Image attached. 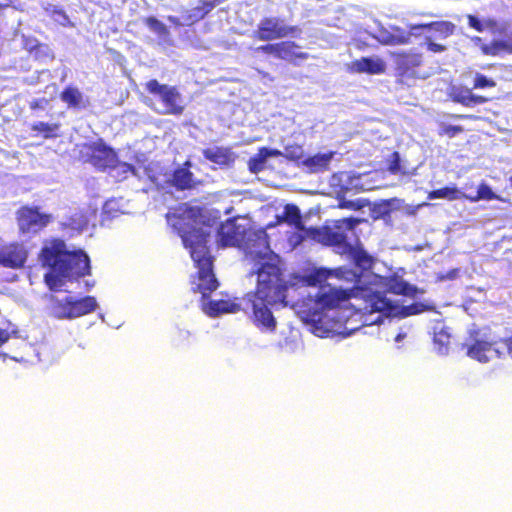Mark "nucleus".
<instances>
[{"label":"nucleus","instance_id":"nucleus-40","mask_svg":"<svg viewBox=\"0 0 512 512\" xmlns=\"http://www.w3.org/2000/svg\"><path fill=\"white\" fill-rule=\"evenodd\" d=\"M144 22L151 30H153L158 35H167L168 34V29H167L166 25L163 24L157 18L150 16V17H147Z\"/></svg>","mask_w":512,"mask_h":512},{"label":"nucleus","instance_id":"nucleus-7","mask_svg":"<svg viewBox=\"0 0 512 512\" xmlns=\"http://www.w3.org/2000/svg\"><path fill=\"white\" fill-rule=\"evenodd\" d=\"M503 342L508 354L512 358V335L503 340H494L490 335L482 333L480 329L472 330L469 333V339L464 344L466 354L479 362L486 363L493 356L500 357L502 354L498 348V344Z\"/></svg>","mask_w":512,"mask_h":512},{"label":"nucleus","instance_id":"nucleus-47","mask_svg":"<svg viewBox=\"0 0 512 512\" xmlns=\"http://www.w3.org/2000/svg\"><path fill=\"white\" fill-rule=\"evenodd\" d=\"M47 103H48L47 99H34L33 101L30 102L29 107L32 110H36V109L43 108V104H47Z\"/></svg>","mask_w":512,"mask_h":512},{"label":"nucleus","instance_id":"nucleus-22","mask_svg":"<svg viewBox=\"0 0 512 512\" xmlns=\"http://www.w3.org/2000/svg\"><path fill=\"white\" fill-rule=\"evenodd\" d=\"M386 290L395 295L415 297L417 294L424 293V290L417 288L414 285L409 284L404 279L393 276L390 277L386 282Z\"/></svg>","mask_w":512,"mask_h":512},{"label":"nucleus","instance_id":"nucleus-10","mask_svg":"<svg viewBox=\"0 0 512 512\" xmlns=\"http://www.w3.org/2000/svg\"><path fill=\"white\" fill-rule=\"evenodd\" d=\"M145 89L152 95L159 96L165 115H181L184 112L182 96L175 86L161 84L156 79H151L145 83Z\"/></svg>","mask_w":512,"mask_h":512},{"label":"nucleus","instance_id":"nucleus-38","mask_svg":"<svg viewBox=\"0 0 512 512\" xmlns=\"http://www.w3.org/2000/svg\"><path fill=\"white\" fill-rule=\"evenodd\" d=\"M267 161V157L263 148H259L258 152L249 159V169L250 171L257 173L262 171L265 168V162Z\"/></svg>","mask_w":512,"mask_h":512},{"label":"nucleus","instance_id":"nucleus-54","mask_svg":"<svg viewBox=\"0 0 512 512\" xmlns=\"http://www.w3.org/2000/svg\"><path fill=\"white\" fill-rule=\"evenodd\" d=\"M341 207L353 208V209L356 208L353 206L352 202L343 203V204H341Z\"/></svg>","mask_w":512,"mask_h":512},{"label":"nucleus","instance_id":"nucleus-58","mask_svg":"<svg viewBox=\"0 0 512 512\" xmlns=\"http://www.w3.org/2000/svg\"><path fill=\"white\" fill-rule=\"evenodd\" d=\"M3 7V5L0 4V9Z\"/></svg>","mask_w":512,"mask_h":512},{"label":"nucleus","instance_id":"nucleus-27","mask_svg":"<svg viewBox=\"0 0 512 512\" xmlns=\"http://www.w3.org/2000/svg\"><path fill=\"white\" fill-rule=\"evenodd\" d=\"M60 99L66 103L69 108L85 107L83 94L74 86L65 87L60 93Z\"/></svg>","mask_w":512,"mask_h":512},{"label":"nucleus","instance_id":"nucleus-12","mask_svg":"<svg viewBox=\"0 0 512 512\" xmlns=\"http://www.w3.org/2000/svg\"><path fill=\"white\" fill-rule=\"evenodd\" d=\"M296 27L287 26L278 17H264L260 20L252 37L258 41H273L294 34Z\"/></svg>","mask_w":512,"mask_h":512},{"label":"nucleus","instance_id":"nucleus-46","mask_svg":"<svg viewBox=\"0 0 512 512\" xmlns=\"http://www.w3.org/2000/svg\"><path fill=\"white\" fill-rule=\"evenodd\" d=\"M264 152H265V155L267 157V159L269 157H279V156H284V152H281L280 150L278 149H270V148H267V147H262Z\"/></svg>","mask_w":512,"mask_h":512},{"label":"nucleus","instance_id":"nucleus-8","mask_svg":"<svg viewBox=\"0 0 512 512\" xmlns=\"http://www.w3.org/2000/svg\"><path fill=\"white\" fill-rule=\"evenodd\" d=\"M97 308V302L93 296H84L82 298L65 297L58 299L52 296L50 300V313L57 319H74L89 313Z\"/></svg>","mask_w":512,"mask_h":512},{"label":"nucleus","instance_id":"nucleus-11","mask_svg":"<svg viewBox=\"0 0 512 512\" xmlns=\"http://www.w3.org/2000/svg\"><path fill=\"white\" fill-rule=\"evenodd\" d=\"M86 160L96 169L104 171L116 165L118 157L113 148L106 145L102 139L86 143L83 146Z\"/></svg>","mask_w":512,"mask_h":512},{"label":"nucleus","instance_id":"nucleus-48","mask_svg":"<svg viewBox=\"0 0 512 512\" xmlns=\"http://www.w3.org/2000/svg\"><path fill=\"white\" fill-rule=\"evenodd\" d=\"M121 168H122V171L124 173H132V174H136V169L135 167L132 165V164H129V163H121L120 164Z\"/></svg>","mask_w":512,"mask_h":512},{"label":"nucleus","instance_id":"nucleus-45","mask_svg":"<svg viewBox=\"0 0 512 512\" xmlns=\"http://www.w3.org/2000/svg\"><path fill=\"white\" fill-rule=\"evenodd\" d=\"M426 44L428 50L434 53L443 52L446 49L444 45L432 42L429 38L427 39Z\"/></svg>","mask_w":512,"mask_h":512},{"label":"nucleus","instance_id":"nucleus-35","mask_svg":"<svg viewBox=\"0 0 512 512\" xmlns=\"http://www.w3.org/2000/svg\"><path fill=\"white\" fill-rule=\"evenodd\" d=\"M387 171L392 175H407L408 172L401 165V157L398 151H394L387 159Z\"/></svg>","mask_w":512,"mask_h":512},{"label":"nucleus","instance_id":"nucleus-50","mask_svg":"<svg viewBox=\"0 0 512 512\" xmlns=\"http://www.w3.org/2000/svg\"><path fill=\"white\" fill-rule=\"evenodd\" d=\"M191 167H192V162L190 160H186L181 166L177 167V169L179 170H186V171H191Z\"/></svg>","mask_w":512,"mask_h":512},{"label":"nucleus","instance_id":"nucleus-39","mask_svg":"<svg viewBox=\"0 0 512 512\" xmlns=\"http://www.w3.org/2000/svg\"><path fill=\"white\" fill-rule=\"evenodd\" d=\"M433 305L422 303V302H415L410 305L404 306L402 308V314L404 316H411V315H417L426 311L433 310Z\"/></svg>","mask_w":512,"mask_h":512},{"label":"nucleus","instance_id":"nucleus-9","mask_svg":"<svg viewBox=\"0 0 512 512\" xmlns=\"http://www.w3.org/2000/svg\"><path fill=\"white\" fill-rule=\"evenodd\" d=\"M361 222L360 219L349 217L335 221L333 226H323L313 231V237L327 246H347L345 231L353 230Z\"/></svg>","mask_w":512,"mask_h":512},{"label":"nucleus","instance_id":"nucleus-29","mask_svg":"<svg viewBox=\"0 0 512 512\" xmlns=\"http://www.w3.org/2000/svg\"><path fill=\"white\" fill-rule=\"evenodd\" d=\"M433 341L439 353L444 354L448 351L451 342V333L448 327L435 326Z\"/></svg>","mask_w":512,"mask_h":512},{"label":"nucleus","instance_id":"nucleus-15","mask_svg":"<svg viewBox=\"0 0 512 512\" xmlns=\"http://www.w3.org/2000/svg\"><path fill=\"white\" fill-rule=\"evenodd\" d=\"M28 257L24 245L19 242H12L0 246V266L9 269L23 268Z\"/></svg>","mask_w":512,"mask_h":512},{"label":"nucleus","instance_id":"nucleus-18","mask_svg":"<svg viewBox=\"0 0 512 512\" xmlns=\"http://www.w3.org/2000/svg\"><path fill=\"white\" fill-rule=\"evenodd\" d=\"M170 186L177 191L193 190L201 184V180L195 178L192 171H182L175 168L169 180Z\"/></svg>","mask_w":512,"mask_h":512},{"label":"nucleus","instance_id":"nucleus-42","mask_svg":"<svg viewBox=\"0 0 512 512\" xmlns=\"http://www.w3.org/2000/svg\"><path fill=\"white\" fill-rule=\"evenodd\" d=\"M463 131L464 129L460 125H442L438 130V135L441 137L447 136L449 138H453Z\"/></svg>","mask_w":512,"mask_h":512},{"label":"nucleus","instance_id":"nucleus-26","mask_svg":"<svg viewBox=\"0 0 512 512\" xmlns=\"http://www.w3.org/2000/svg\"><path fill=\"white\" fill-rule=\"evenodd\" d=\"M349 248V254L350 257L358 268L362 272L370 270L373 266L374 260L371 255L367 253L363 248L361 247H353L351 245H347Z\"/></svg>","mask_w":512,"mask_h":512},{"label":"nucleus","instance_id":"nucleus-3","mask_svg":"<svg viewBox=\"0 0 512 512\" xmlns=\"http://www.w3.org/2000/svg\"><path fill=\"white\" fill-rule=\"evenodd\" d=\"M39 260L44 267L64 278H81L90 274V259L81 249L69 251L64 240H46L40 250Z\"/></svg>","mask_w":512,"mask_h":512},{"label":"nucleus","instance_id":"nucleus-28","mask_svg":"<svg viewBox=\"0 0 512 512\" xmlns=\"http://www.w3.org/2000/svg\"><path fill=\"white\" fill-rule=\"evenodd\" d=\"M466 197V195L456 186H446L439 189L432 190L428 193L429 200L434 199H447L449 201L457 200Z\"/></svg>","mask_w":512,"mask_h":512},{"label":"nucleus","instance_id":"nucleus-5","mask_svg":"<svg viewBox=\"0 0 512 512\" xmlns=\"http://www.w3.org/2000/svg\"><path fill=\"white\" fill-rule=\"evenodd\" d=\"M352 294L351 290L321 289L316 294L313 305L303 311L304 321L311 325L313 333L322 337L329 332L327 312L338 308L343 302L349 300Z\"/></svg>","mask_w":512,"mask_h":512},{"label":"nucleus","instance_id":"nucleus-49","mask_svg":"<svg viewBox=\"0 0 512 512\" xmlns=\"http://www.w3.org/2000/svg\"><path fill=\"white\" fill-rule=\"evenodd\" d=\"M10 338V334L7 330L0 328V346L6 343Z\"/></svg>","mask_w":512,"mask_h":512},{"label":"nucleus","instance_id":"nucleus-24","mask_svg":"<svg viewBox=\"0 0 512 512\" xmlns=\"http://www.w3.org/2000/svg\"><path fill=\"white\" fill-rule=\"evenodd\" d=\"M286 223L297 230H303L304 224L300 209L294 204H286L282 215L276 216V223Z\"/></svg>","mask_w":512,"mask_h":512},{"label":"nucleus","instance_id":"nucleus-25","mask_svg":"<svg viewBox=\"0 0 512 512\" xmlns=\"http://www.w3.org/2000/svg\"><path fill=\"white\" fill-rule=\"evenodd\" d=\"M471 40L475 45L480 47L484 55L497 56L503 52L509 51L508 44L501 40H494L488 44L483 43L482 38L479 36H474Z\"/></svg>","mask_w":512,"mask_h":512},{"label":"nucleus","instance_id":"nucleus-16","mask_svg":"<svg viewBox=\"0 0 512 512\" xmlns=\"http://www.w3.org/2000/svg\"><path fill=\"white\" fill-rule=\"evenodd\" d=\"M386 67L385 61L379 57H361L351 62L350 71L378 75L385 73Z\"/></svg>","mask_w":512,"mask_h":512},{"label":"nucleus","instance_id":"nucleus-13","mask_svg":"<svg viewBox=\"0 0 512 512\" xmlns=\"http://www.w3.org/2000/svg\"><path fill=\"white\" fill-rule=\"evenodd\" d=\"M51 215L41 213L38 207L22 206L17 211V223L22 233H36L51 222Z\"/></svg>","mask_w":512,"mask_h":512},{"label":"nucleus","instance_id":"nucleus-20","mask_svg":"<svg viewBox=\"0 0 512 512\" xmlns=\"http://www.w3.org/2000/svg\"><path fill=\"white\" fill-rule=\"evenodd\" d=\"M335 152L318 153L313 156L306 157L302 160L301 165L307 169L309 173H321L329 170L331 160Z\"/></svg>","mask_w":512,"mask_h":512},{"label":"nucleus","instance_id":"nucleus-30","mask_svg":"<svg viewBox=\"0 0 512 512\" xmlns=\"http://www.w3.org/2000/svg\"><path fill=\"white\" fill-rule=\"evenodd\" d=\"M27 51L30 55H32L36 60H45V59H53L54 55L49 48V46L45 43H41L37 40L33 42H27Z\"/></svg>","mask_w":512,"mask_h":512},{"label":"nucleus","instance_id":"nucleus-55","mask_svg":"<svg viewBox=\"0 0 512 512\" xmlns=\"http://www.w3.org/2000/svg\"><path fill=\"white\" fill-rule=\"evenodd\" d=\"M510 185L512 187V176L509 178Z\"/></svg>","mask_w":512,"mask_h":512},{"label":"nucleus","instance_id":"nucleus-57","mask_svg":"<svg viewBox=\"0 0 512 512\" xmlns=\"http://www.w3.org/2000/svg\"><path fill=\"white\" fill-rule=\"evenodd\" d=\"M395 340H396V341H400V340H401V337H399V336H398Z\"/></svg>","mask_w":512,"mask_h":512},{"label":"nucleus","instance_id":"nucleus-37","mask_svg":"<svg viewBox=\"0 0 512 512\" xmlns=\"http://www.w3.org/2000/svg\"><path fill=\"white\" fill-rule=\"evenodd\" d=\"M49 16L59 25L63 27H71L73 24L71 23L66 12L59 7L53 6L47 9Z\"/></svg>","mask_w":512,"mask_h":512},{"label":"nucleus","instance_id":"nucleus-43","mask_svg":"<svg viewBox=\"0 0 512 512\" xmlns=\"http://www.w3.org/2000/svg\"><path fill=\"white\" fill-rule=\"evenodd\" d=\"M61 275L53 272L52 270L45 274L44 279L46 284L51 290H57L59 289L63 282L61 280Z\"/></svg>","mask_w":512,"mask_h":512},{"label":"nucleus","instance_id":"nucleus-14","mask_svg":"<svg viewBox=\"0 0 512 512\" xmlns=\"http://www.w3.org/2000/svg\"><path fill=\"white\" fill-rule=\"evenodd\" d=\"M363 307H355V312L361 315L381 313L390 316L396 313L397 306L379 291H369L363 295Z\"/></svg>","mask_w":512,"mask_h":512},{"label":"nucleus","instance_id":"nucleus-31","mask_svg":"<svg viewBox=\"0 0 512 512\" xmlns=\"http://www.w3.org/2000/svg\"><path fill=\"white\" fill-rule=\"evenodd\" d=\"M202 153L205 159L216 164H226L230 159L229 150L222 147L206 148Z\"/></svg>","mask_w":512,"mask_h":512},{"label":"nucleus","instance_id":"nucleus-52","mask_svg":"<svg viewBox=\"0 0 512 512\" xmlns=\"http://www.w3.org/2000/svg\"><path fill=\"white\" fill-rule=\"evenodd\" d=\"M453 118H457V119H476V117L473 116V115H465V114L453 115Z\"/></svg>","mask_w":512,"mask_h":512},{"label":"nucleus","instance_id":"nucleus-2","mask_svg":"<svg viewBox=\"0 0 512 512\" xmlns=\"http://www.w3.org/2000/svg\"><path fill=\"white\" fill-rule=\"evenodd\" d=\"M179 235L197 268L192 277V291L200 293L206 300L218 288L219 283L213 271V258L207 246L209 234L200 228L191 227L188 230L179 229Z\"/></svg>","mask_w":512,"mask_h":512},{"label":"nucleus","instance_id":"nucleus-36","mask_svg":"<svg viewBox=\"0 0 512 512\" xmlns=\"http://www.w3.org/2000/svg\"><path fill=\"white\" fill-rule=\"evenodd\" d=\"M304 155L303 147L299 144H290L284 148V157L297 164L301 165L302 160L305 159Z\"/></svg>","mask_w":512,"mask_h":512},{"label":"nucleus","instance_id":"nucleus-44","mask_svg":"<svg viewBox=\"0 0 512 512\" xmlns=\"http://www.w3.org/2000/svg\"><path fill=\"white\" fill-rule=\"evenodd\" d=\"M276 46L277 43H268L265 45L258 46L254 49L256 53H264L268 55H272L275 57L276 55Z\"/></svg>","mask_w":512,"mask_h":512},{"label":"nucleus","instance_id":"nucleus-23","mask_svg":"<svg viewBox=\"0 0 512 512\" xmlns=\"http://www.w3.org/2000/svg\"><path fill=\"white\" fill-rule=\"evenodd\" d=\"M467 21L470 28L477 32L488 31L492 34L502 33L504 26L498 20L494 18L479 19L477 16L469 14L467 15Z\"/></svg>","mask_w":512,"mask_h":512},{"label":"nucleus","instance_id":"nucleus-33","mask_svg":"<svg viewBox=\"0 0 512 512\" xmlns=\"http://www.w3.org/2000/svg\"><path fill=\"white\" fill-rule=\"evenodd\" d=\"M59 128L60 125L58 123H46L42 121L36 122L31 126L32 131L40 134L46 139L57 137V131Z\"/></svg>","mask_w":512,"mask_h":512},{"label":"nucleus","instance_id":"nucleus-17","mask_svg":"<svg viewBox=\"0 0 512 512\" xmlns=\"http://www.w3.org/2000/svg\"><path fill=\"white\" fill-rule=\"evenodd\" d=\"M308 57V53L301 51V47L294 41L277 42L275 58L295 63Z\"/></svg>","mask_w":512,"mask_h":512},{"label":"nucleus","instance_id":"nucleus-19","mask_svg":"<svg viewBox=\"0 0 512 512\" xmlns=\"http://www.w3.org/2000/svg\"><path fill=\"white\" fill-rule=\"evenodd\" d=\"M203 311L210 317H217L225 313H236L241 310V305L231 300H209L203 303Z\"/></svg>","mask_w":512,"mask_h":512},{"label":"nucleus","instance_id":"nucleus-32","mask_svg":"<svg viewBox=\"0 0 512 512\" xmlns=\"http://www.w3.org/2000/svg\"><path fill=\"white\" fill-rule=\"evenodd\" d=\"M423 27L437 33L442 38L451 36L455 31V25L449 21H435L425 24Z\"/></svg>","mask_w":512,"mask_h":512},{"label":"nucleus","instance_id":"nucleus-51","mask_svg":"<svg viewBox=\"0 0 512 512\" xmlns=\"http://www.w3.org/2000/svg\"><path fill=\"white\" fill-rule=\"evenodd\" d=\"M381 322H382V316L379 315L375 320H371V321L364 320L363 325H371V324H377V323H381Z\"/></svg>","mask_w":512,"mask_h":512},{"label":"nucleus","instance_id":"nucleus-56","mask_svg":"<svg viewBox=\"0 0 512 512\" xmlns=\"http://www.w3.org/2000/svg\"><path fill=\"white\" fill-rule=\"evenodd\" d=\"M395 340H396V341H400V340H401V337H399V336H398Z\"/></svg>","mask_w":512,"mask_h":512},{"label":"nucleus","instance_id":"nucleus-53","mask_svg":"<svg viewBox=\"0 0 512 512\" xmlns=\"http://www.w3.org/2000/svg\"><path fill=\"white\" fill-rule=\"evenodd\" d=\"M397 43H399V44H406V43H408V37H401V38L397 41Z\"/></svg>","mask_w":512,"mask_h":512},{"label":"nucleus","instance_id":"nucleus-41","mask_svg":"<svg viewBox=\"0 0 512 512\" xmlns=\"http://www.w3.org/2000/svg\"><path fill=\"white\" fill-rule=\"evenodd\" d=\"M496 86V82L481 73H476L473 81V89L492 88Z\"/></svg>","mask_w":512,"mask_h":512},{"label":"nucleus","instance_id":"nucleus-4","mask_svg":"<svg viewBox=\"0 0 512 512\" xmlns=\"http://www.w3.org/2000/svg\"><path fill=\"white\" fill-rule=\"evenodd\" d=\"M218 244L221 247L243 246L249 254L262 258L269 250V239L264 229L244 228L235 218H229L217 229Z\"/></svg>","mask_w":512,"mask_h":512},{"label":"nucleus","instance_id":"nucleus-34","mask_svg":"<svg viewBox=\"0 0 512 512\" xmlns=\"http://www.w3.org/2000/svg\"><path fill=\"white\" fill-rule=\"evenodd\" d=\"M465 199H468L470 202H477L479 200H498L499 197L492 191V189L486 184L481 183L478 186L477 193L475 196H466Z\"/></svg>","mask_w":512,"mask_h":512},{"label":"nucleus","instance_id":"nucleus-1","mask_svg":"<svg viewBox=\"0 0 512 512\" xmlns=\"http://www.w3.org/2000/svg\"><path fill=\"white\" fill-rule=\"evenodd\" d=\"M257 285L245 297V309L252 323L262 332L273 333L277 321L272 308L285 306L287 283L282 279L281 269L273 263L264 262L256 271Z\"/></svg>","mask_w":512,"mask_h":512},{"label":"nucleus","instance_id":"nucleus-6","mask_svg":"<svg viewBox=\"0 0 512 512\" xmlns=\"http://www.w3.org/2000/svg\"><path fill=\"white\" fill-rule=\"evenodd\" d=\"M391 57L394 82L400 89L415 87L419 81L427 80L432 74L421 52L405 50L393 52Z\"/></svg>","mask_w":512,"mask_h":512},{"label":"nucleus","instance_id":"nucleus-21","mask_svg":"<svg viewBox=\"0 0 512 512\" xmlns=\"http://www.w3.org/2000/svg\"><path fill=\"white\" fill-rule=\"evenodd\" d=\"M450 95L454 102L464 107H472L489 101L487 97L473 94L471 89L463 87L453 88Z\"/></svg>","mask_w":512,"mask_h":512}]
</instances>
